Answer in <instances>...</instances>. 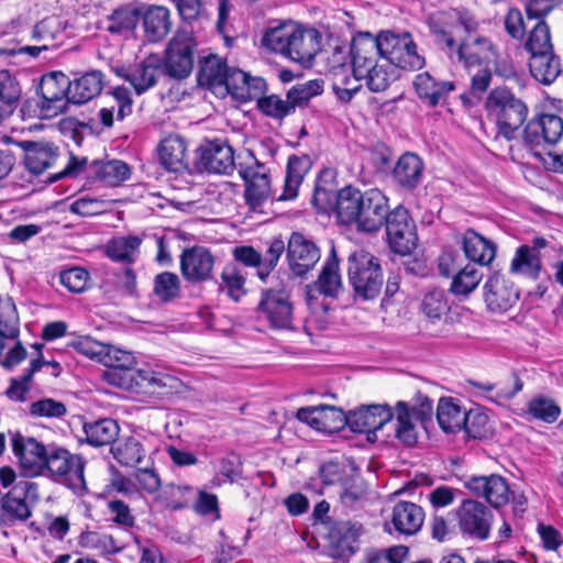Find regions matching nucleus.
Listing matches in <instances>:
<instances>
[{
    "label": "nucleus",
    "mask_w": 563,
    "mask_h": 563,
    "mask_svg": "<svg viewBox=\"0 0 563 563\" xmlns=\"http://www.w3.org/2000/svg\"><path fill=\"white\" fill-rule=\"evenodd\" d=\"M104 78L101 71L91 70L70 81L69 102L82 104L97 97L103 88Z\"/></svg>",
    "instance_id": "nucleus-32"
},
{
    "label": "nucleus",
    "mask_w": 563,
    "mask_h": 563,
    "mask_svg": "<svg viewBox=\"0 0 563 563\" xmlns=\"http://www.w3.org/2000/svg\"><path fill=\"white\" fill-rule=\"evenodd\" d=\"M529 68L532 77L541 84H552L561 73V63L554 52L530 56Z\"/></svg>",
    "instance_id": "nucleus-38"
},
{
    "label": "nucleus",
    "mask_w": 563,
    "mask_h": 563,
    "mask_svg": "<svg viewBox=\"0 0 563 563\" xmlns=\"http://www.w3.org/2000/svg\"><path fill=\"white\" fill-rule=\"evenodd\" d=\"M483 278V274L473 265H466L457 272L451 283V291L454 295L467 296L475 290Z\"/></svg>",
    "instance_id": "nucleus-52"
},
{
    "label": "nucleus",
    "mask_w": 563,
    "mask_h": 563,
    "mask_svg": "<svg viewBox=\"0 0 563 563\" xmlns=\"http://www.w3.org/2000/svg\"><path fill=\"white\" fill-rule=\"evenodd\" d=\"M396 418L395 435L407 446H413L418 441V428L415 418L411 416L409 405L406 401H398L393 409Z\"/></svg>",
    "instance_id": "nucleus-36"
},
{
    "label": "nucleus",
    "mask_w": 563,
    "mask_h": 563,
    "mask_svg": "<svg viewBox=\"0 0 563 563\" xmlns=\"http://www.w3.org/2000/svg\"><path fill=\"white\" fill-rule=\"evenodd\" d=\"M457 526L463 534L477 540L489 537L494 515L484 504L465 499L456 509Z\"/></svg>",
    "instance_id": "nucleus-11"
},
{
    "label": "nucleus",
    "mask_w": 563,
    "mask_h": 563,
    "mask_svg": "<svg viewBox=\"0 0 563 563\" xmlns=\"http://www.w3.org/2000/svg\"><path fill=\"white\" fill-rule=\"evenodd\" d=\"M11 445L19 467L25 477L44 476V465L49 453V446L33 437L15 432L11 438Z\"/></svg>",
    "instance_id": "nucleus-9"
},
{
    "label": "nucleus",
    "mask_w": 563,
    "mask_h": 563,
    "mask_svg": "<svg viewBox=\"0 0 563 563\" xmlns=\"http://www.w3.org/2000/svg\"><path fill=\"white\" fill-rule=\"evenodd\" d=\"M114 71L130 82L136 95H142L153 88L163 75V60L158 55L151 54L129 67H117Z\"/></svg>",
    "instance_id": "nucleus-14"
},
{
    "label": "nucleus",
    "mask_w": 563,
    "mask_h": 563,
    "mask_svg": "<svg viewBox=\"0 0 563 563\" xmlns=\"http://www.w3.org/2000/svg\"><path fill=\"white\" fill-rule=\"evenodd\" d=\"M413 86L419 98L432 107L440 103L449 92L454 90L452 81L437 80L428 71L417 75Z\"/></svg>",
    "instance_id": "nucleus-31"
},
{
    "label": "nucleus",
    "mask_w": 563,
    "mask_h": 563,
    "mask_svg": "<svg viewBox=\"0 0 563 563\" xmlns=\"http://www.w3.org/2000/svg\"><path fill=\"white\" fill-rule=\"evenodd\" d=\"M464 486L477 497H484L494 507L503 506L509 500V486L499 475L472 476Z\"/></svg>",
    "instance_id": "nucleus-22"
},
{
    "label": "nucleus",
    "mask_w": 563,
    "mask_h": 563,
    "mask_svg": "<svg viewBox=\"0 0 563 563\" xmlns=\"http://www.w3.org/2000/svg\"><path fill=\"white\" fill-rule=\"evenodd\" d=\"M383 51L377 36L371 33H358L351 43L352 70L355 76L369 74L371 68L380 64Z\"/></svg>",
    "instance_id": "nucleus-17"
},
{
    "label": "nucleus",
    "mask_w": 563,
    "mask_h": 563,
    "mask_svg": "<svg viewBox=\"0 0 563 563\" xmlns=\"http://www.w3.org/2000/svg\"><path fill=\"white\" fill-rule=\"evenodd\" d=\"M222 287L233 300H239L244 295L245 279L240 269L234 265H227L222 273Z\"/></svg>",
    "instance_id": "nucleus-60"
},
{
    "label": "nucleus",
    "mask_w": 563,
    "mask_h": 563,
    "mask_svg": "<svg viewBox=\"0 0 563 563\" xmlns=\"http://www.w3.org/2000/svg\"><path fill=\"white\" fill-rule=\"evenodd\" d=\"M541 271L540 254L530 245H521L517 249L511 260L509 272L514 275H521L537 279Z\"/></svg>",
    "instance_id": "nucleus-40"
},
{
    "label": "nucleus",
    "mask_w": 563,
    "mask_h": 563,
    "mask_svg": "<svg viewBox=\"0 0 563 563\" xmlns=\"http://www.w3.org/2000/svg\"><path fill=\"white\" fill-rule=\"evenodd\" d=\"M42 102L41 113L46 118H53L65 111L70 95V80L60 73L53 71L42 77L38 87Z\"/></svg>",
    "instance_id": "nucleus-12"
},
{
    "label": "nucleus",
    "mask_w": 563,
    "mask_h": 563,
    "mask_svg": "<svg viewBox=\"0 0 563 563\" xmlns=\"http://www.w3.org/2000/svg\"><path fill=\"white\" fill-rule=\"evenodd\" d=\"M322 36L318 30L297 22L290 48L289 59L309 65L321 51Z\"/></svg>",
    "instance_id": "nucleus-23"
},
{
    "label": "nucleus",
    "mask_w": 563,
    "mask_h": 563,
    "mask_svg": "<svg viewBox=\"0 0 563 563\" xmlns=\"http://www.w3.org/2000/svg\"><path fill=\"white\" fill-rule=\"evenodd\" d=\"M141 243L139 236H117L109 242L107 253L113 261L132 263L137 257Z\"/></svg>",
    "instance_id": "nucleus-45"
},
{
    "label": "nucleus",
    "mask_w": 563,
    "mask_h": 563,
    "mask_svg": "<svg viewBox=\"0 0 563 563\" xmlns=\"http://www.w3.org/2000/svg\"><path fill=\"white\" fill-rule=\"evenodd\" d=\"M246 183L245 199L253 211L261 212L271 195V181L263 166L247 167L240 172Z\"/></svg>",
    "instance_id": "nucleus-24"
},
{
    "label": "nucleus",
    "mask_w": 563,
    "mask_h": 563,
    "mask_svg": "<svg viewBox=\"0 0 563 563\" xmlns=\"http://www.w3.org/2000/svg\"><path fill=\"white\" fill-rule=\"evenodd\" d=\"M19 334V316L13 302L0 308V353L7 346L5 341L15 340Z\"/></svg>",
    "instance_id": "nucleus-51"
},
{
    "label": "nucleus",
    "mask_w": 563,
    "mask_h": 563,
    "mask_svg": "<svg viewBox=\"0 0 563 563\" xmlns=\"http://www.w3.org/2000/svg\"><path fill=\"white\" fill-rule=\"evenodd\" d=\"M79 544L99 554H111L121 550V547L110 534L101 531L82 532L79 537Z\"/></svg>",
    "instance_id": "nucleus-50"
},
{
    "label": "nucleus",
    "mask_w": 563,
    "mask_h": 563,
    "mask_svg": "<svg viewBox=\"0 0 563 563\" xmlns=\"http://www.w3.org/2000/svg\"><path fill=\"white\" fill-rule=\"evenodd\" d=\"M180 279L175 273L164 272L154 279V294L162 301H170L179 296Z\"/></svg>",
    "instance_id": "nucleus-57"
},
{
    "label": "nucleus",
    "mask_w": 563,
    "mask_h": 563,
    "mask_svg": "<svg viewBox=\"0 0 563 563\" xmlns=\"http://www.w3.org/2000/svg\"><path fill=\"white\" fill-rule=\"evenodd\" d=\"M407 554V547L394 545L386 550L368 552L365 558V563H402Z\"/></svg>",
    "instance_id": "nucleus-64"
},
{
    "label": "nucleus",
    "mask_w": 563,
    "mask_h": 563,
    "mask_svg": "<svg viewBox=\"0 0 563 563\" xmlns=\"http://www.w3.org/2000/svg\"><path fill=\"white\" fill-rule=\"evenodd\" d=\"M296 417L318 431L330 433L347 424V415L329 405L300 408Z\"/></svg>",
    "instance_id": "nucleus-21"
},
{
    "label": "nucleus",
    "mask_w": 563,
    "mask_h": 563,
    "mask_svg": "<svg viewBox=\"0 0 563 563\" xmlns=\"http://www.w3.org/2000/svg\"><path fill=\"white\" fill-rule=\"evenodd\" d=\"M485 108L507 140L514 137L515 131L523 124L528 114L523 101L505 87H497L489 92Z\"/></svg>",
    "instance_id": "nucleus-4"
},
{
    "label": "nucleus",
    "mask_w": 563,
    "mask_h": 563,
    "mask_svg": "<svg viewBox=\"0 0 563 563\" xmlns=\"http://www.w3.org/2000/svg\"><path fill=\"white\" fill-rule=\"evenodd\" d=\"M113 457L124 466L135 467L146 456L142 442L134 437L119 440L111 446Z\"/></svg>",
    "instance_id": "nucleus-41"
},
{
    "label": "nucleus",
    "mask_w": 563,
    "mask_h": 563,
    "mask_svg": "<svg viewBox=\"0 0 563 563\" xmlns=\"http://www.w3.org/2000/svg\"><path fill=\"white\" fill-rule=\"evenodd\" d=\"M102 364L122 372L120 380L117 382L112 378V382L125 389L133 388L134 386L143 387L144 385L166 387L168 385L167 380L172 379L169 376L151 369H135L136 358L133 353L110 344H107ZM117 375V373H113L112 377Z\"/></svg>",
    "instance_id": "nucleus-3"
},
{
    "label": "nucleus",
    "mask_w": 563,
    "mask_h": 563,
    "mask_svg": "<svg viewBox=\"0 0 563 563\" xmlns=\"http://www.w3.org/2000/svg\"><path fill=\"white\" fill-rule=\"evenodd\" d=\"M347 274L355 292L363 299H373L380 292L383 273L378 260L358 250L349 256Z\"/></svg>",
    "instance_id": "nucleus-6"
},
{
    "label": "nucleus",
    "mask_w": 563,
    "mask_h": 563,
    "mask_svg": "<svg viewBox=\"0 0 563 563\" xmlns=\"http://www.w3.org/2000/svg\"><path fill=\"white\" fill-rule=\"evenodd\" d=\"M468 384L472 386V391L474 395L486 398L496 404H504L505 401L512 398L521 389V384H517L512 390L505 391L498 389L495 394H493L496 390V384L479 383L474 380H470Z\"/></svg>",
    "instance_id": "nucleus-59"
},
{
    "label": "nucleus",
    "mask_w": 563,
    "mask_h": 563,
    "mask_svg": "<svg viewBox=\"0 0 563 563\" xmlns=\"http://www.w3.org/2000/svg\"><path fill=\"white\" fill-rule=\"evenodd\" d=\"M484 298L490 311L505 312L517 302L519 292L505 275L494 273L484 285Z\"/></svg>",
    "instance_id": "nucleus-20"
},
{
    "label": "nucleus",
    "mask_w": 563,
    "mask_h": 563,
    "mask_svg": "<svg viewBox=\"0 0 563 563\" xmlns=\"http://www.w3.org/2000/svg\"><path fill=\"white\" fill-rule=\"evenodd\" d=\"M229 68L217 55H209L200 60L198 81L206 86H221L225 81Z\"/></svg>",
    "instance_id": "nucleus-44"
},
{
    "label": "nucleus",
    "mask_w": 563,
    "mask_h": 563,
    "mask_svg": "<svg viewBox=\"0 0 563 563\" xmlns=\"http://www.w3.org/2000/svg\"><path fill=\"white\" fill-rule=\"evenodd\" d=\"M196 46L190 31L180 29L175 33L168 42L164 58L165 70L170 77L183 79L190 75Z\"/></svg>",
    "instance_id": "nucleus-8"
},
{
    "label": "nucleus",
    "mask_w": 563,
    "mask_h": 563,
    "mask_svg": "<svg viewBox=\"0 0 563 563\" xmlns=\"http://www.w3.org/2000/svg\"><path fill=\"white\" fill-rule=\"evenodd\" d=\"M84 432L89 444L102 446L112 443L119 433V426L112 419H101L85 423Z\"/></svg>",
    "instance_id": "nucleus-43"
},
{
    "label": "nucleus",
    "mask_w": 563,
    "mask_h": 563,
    "mask_svg": "<svg viewBox=\"0 0 563 563\" xmlns=\"http://www.w3.org/2000/svg\"><path fill=\"white\" fill-rule=\"evenodd\" d=\"M223 85L235 98L251 99L265 88V81L258 77H251L241 69H229Z\"/></svg>",
    "instance_id": "nucleus-30"
},
{
    "label": "nucleus",
    "mask_w": 563,
    "mask_h": 563,
    "mask_svg": "<svg viewBox=\"0 0 563 563\" xmlns=\"http://www.w3.org/2000/svg\"><path fill=\"white\" fill-rule=\"evenodd\" d=\"M141 20V10L121 8L115 10L109 18L107 30L111 33H126L133 31Z\"/></svg>",
    "instance_id": "nucleus-53"
},
{
    "label": "nucleus",
    "mask_w": 563,
    "mask_h": 563,
    "mask_svg": "<svg viewBox=\"0 0 563 563\" xmlns=\"http://www.w3.org/2000/svg\"><path fill=\"white\" fill-rule=\"evenodd\" d=\"M362 77L350 74L345 66L334 67L331 70V87L336 98L344 103L350 102L361 90Z\"/></svg>",
    "instance_id": "nucleus-37"
},
{
    "label": "nucleus",
    "mask_w": 563,
    "mask_h": 563,
    "mask_svg": "<svg viewBox=\"0 0 563 563\" xmlns=\"http://www.w3.org/2000/svg\"><path fill=\"white\" fill-rule=\"evenodd\" d=\"M385 224L391 251L401 256L409 255L417 246L418 236L408 210L401 206L396 207L389 212Z\"/></svg>",
    "instance_id": "nucleus-10"
},
{
    "label": "nucleus",
    "mask_w": 563,
    "mask_h": 563,
    "mask_svg": "<svg viewBox=\"0 0 563 563\" xmlns=\"http://www.w3.org/2000/svg\"><path fill=\"white\" fill-rule=\"evenodd\" d=\"M462 243L466 257L474 263L488 265L496 256V244L473 229L465 231Z\"/></svg>",
    "instance_id": "nucleus-29"
},
{
    "label": "nucleus",
    "mask_w": 563,
    "mask_h": 563,
    "mask_svg": "<svg viewBox=\"0 0 563 563\" xmlns=\"http://www.w3.org/2000/svg\"><path fill=\"white\" fill-rule=\"evenodd\" d=\"M180 273L192 284L203 283L212 278L214 256L205 246H192L183 251L180 255Z\"/></svg>",
    "instance_id": "nucleus-16"
},
{
    "label": "nucleus",
    "mask_w": 563,
    "mask_h": 563,
    "mask_svg": "<svg viewBox=\"0 0 563 563\" xmlns=\"http://www.w3.org/2000/svg\"><path fill=\"white\" fill-rule=\"evenodd\" d=\"M393 64L385 57L380 58V64L371 68L369 74H363L362 80L366 81V86L373 92L385 91L395 78Z\"/></svg>",
    "instance_id": "nucleus-49"
},
{
    "label": "nucleus",
    "mask_w": 563,
    "mask_h": 563,
    "mask_svg": "<svg viewBox=\"0 0 563 563\" xmlns=\"http://www.w3.org/2000/svg\"><path fill=\"white\" fill-rule=\"evenodd\" d=\"M523 46L530 56L550 53L553 51L550 27L545 21L540 20L534 25V27L529 32Z\"/></svg>",
    "instance_id": "nucleus-48"
},
{
    "label": "nucleus",
    "mask_w": 563,
    "mask_h": 563,
    "mask_svg": "<svg viewBox=\"0 0 563 563\" xmlns=\"http://www.w3.org/2000/svg\"><path fill=\"white\" fill-rule=\"evenodd\" d=\"M296 24L295 21L286 20L269 25L262 35L261 46L289 59Z\"/></svg>",
    "instance_id": "nucleus-25"
},
{
    "label": "nucleus",
    "mask_w": 563,
    "mask_h": 563,
    "mask_svg": "<svg viewBox=\"0 0 563 563\" xmlns=\"http://www.w3.org/2000/svg\"><path fill=\"white\" fill-rule=\"evenodd\" d=\"M95 175L97 179L107 186H118L130 177L131 170L126 163L113 159L97 163L95 165Z\"/></svg>",
    "instance_id": "nucleus-47"
},
{
    "label": "nucleus",
    "mask_w": 563,
    "mask_h": 563,
    "mask_svg": "<svg viewBox=\"0 0 563 563\" xmlns=\"http://www.w3.org/2000/svg\"><path fill=\"white\" fill-rule=\"evenodd\" d=\"M528 411L533 418L547 423L556 421L561 413V409L555 401L543 396H538L531 399L528 404Z\"/></svg>",
    "instance_id": "nucleus-56"
},
{
    "label": "nucleus",
    "mask_w": 563,
    "mask_h": 563,
    "mask_svg": "<svg viewBox=\"0 0 563 563\" xmlns=\"http://www.w3.org/2000/svg\"><path fill=\"white\" fill-rule=\"evenodd\" d=\"M430 27L439 42H444L449 48L454 46L460 29H464L468 36L462 41L456 54L467 68L490 65L497 59L496 48L489 38L472 35L478 27V21L466 10L439 12L430 18Z\"/></svg>",
    "instance_id": "nucleus-1"
},
{
    "label": "nucleus",
    "mask_w": 563,
    "mask_h": 563,
    "mask_svg": "<svg viewBox=\"0 0 563 563\" xmlns=\"http://www.w3.org/2000/svg\"><path fill=\"white\" fill-rule=\"evenodd\" d=\"M421 311L431 321L440 320L449 311L444 290L428 291L422 298Z\"/></svg>",
    "instance_id": "nucleus-54"
},
{
    "label": "nucleus",
    "mask_w": 563,
    "mask_h": 563,
    "mask_svg": "<svg viewBox=\"0 0 563 563\" xmlns=\"http://www.w3.org/2000/svg\"><path fill=\"white\" fill-rule=\"evenodd\" d=\"M466 412L452 398H441L437 408V419L440 428L446 433L462 430L465 422H467Z\"/></svg>",
    "instance_id": "nucleus-35"
},
{
    "label": "nucleus",
    "mask_w": 563,
    "mask_h": 563,
    "mask_svg": "<svg viewBox=\"0 0 563 563\" xmlns=\"http://www.w3.org/2000/svg\"><path fill=\"white\" fill-rule=\"evenodd\" d=\"M198 167L213 174H230L234 169L232 147L222 140L208 141L198 150Z\"/></svg>",
    "instance_id": "nucleus-18"
},
{
    "label": "nucleus",
    "mask_w": 563,
    "mask_h": 563,
    "mask_svg": "<svg viewBox=\"0 0 563 563\" xmlns=\"http://www.w3.org/2000/svg\"><path fill=\"white\" fill-rule=\"evenodd\" d=\"M466 415L467 422H465L463 429L470 437L474 439H482L489 434V417L486 412L481 409H472L467 411Z\"/></svg>",
    "instance_id": "nucleus-61"
},
{
    "label": "nucleus",
    "mask_w": 563,
    "mask_h": 563,
    "mask_svg": "<svg viewBox=\"0 0 563 563\" xmlns=\"http://www.w3.org/2000/svg\"><path fill=\"white\" fill-rule=\"evenodd\" d=\"M423 521L424 511L415 503L398 501L393 508L390 522L400 534H416L421 529Z\"/></svg>",
    "instance_id": "nucleus-26"
},
{
    "label": "nucleus",
    "mask_w": 563,
    "mask_h": 563,
    "mask_svg": "<svg viewBox=\"0 0 563 563\" xmlns=\"http://www.w3.org/2000/svg\"><path fill=\"white\" fill-rule=\"evenodd\" d=\"M258 313L272 328L292 329V303L284 289H267L262 294Z\"/></svg>",
    "instance_id": "nucleus-13"
},
{
    "label": "nucleus",
    "mask_w": 563,
    "mask_h": 563,
    "mask_svg": "<svg viewBox=\"0 0 563 563\" xmlns=\"http://www.w3.org/2000/svg\"><path fill=\"white\" fill-rule=\"evenodd\" d=\"M21 89L8 70L0 71V124L8 118L20 98Z\"/></svg>",
    "instance_id": "nucleus-46"
},
{
    "label": "nucleus",
    "mask_w": 563,
    "mask_h": 563,
    "mask_svg": "<svg viewBox=\"0 0 563 563\" xmlns=\"http://www.w3.org/2000/svg\"><path fill=\"white\" fill-rule=\"evenodd\" d=\"M377 38L383 51V57L394 66L409 70L423 67L424 58L418 53L410 33L382 32Z\"/></svg>",
    "instance_id": "nucleus-7"
},
{
    "label": "nucleus",
    "mask_w": 563,
    "mask_h": 563,
    "mask_svg": "<svg viewBox=\"0 0 563 563\" xmlns=\"http://www.w3.org/2000/svg\"><path fill=\"white\" fill-rule=\"evenodd\" d=\"M141 19L144 36L148 42L162 41L172 29L170 12L163 5H151L143 12Z\"/></svg>",
    "instance_id": "nucleus-27"
},
{
    "label": "nucleus",
    "mask_w": 563,
    "mask_h": 563,
    "mask_svg": "<svg viewBox=\"0 0 563 563\" xmlns=\"http://www.w3.org/2000/svg\"><path fill=\"white\" fill-rule=\"evenodd\" d=\"M24 150L25 166L35 175L52 167L58 157L57 147L47 142L29 143Z\"/></svg>",
    "instance_id": "nucleus-33"
},
{
    "label": "nucleus",
    "mask_w": 563,
    "mask_h": 563,
    "mask_svg": "<svg viewBox=\"0 0 563 563\" xmlns=\"http://www.w3.org/2000/svg\"><path fill=\"white\" fill-rule=\"evenodd\" d=\"M287 260L291 272L297 276H302L318 263L320 251L311 240L295 232L288 241Z\"/></svg>",
    "instance_id": "nucleus-19"
},
{
    "label": "nucleus",
    "mask_w": 563,
    "mask_h": 563,
    "mask_svg": "<svg viewBox=\"0 0 563 563\" xmlns=\"http://www.w3.org/2000/svg\"><path fill=\"white\" fill-rule=\"evenodd\" d=\"M423 175V163L413 153H406L398 159L394 168V178L406 189L416 188Z\"/></svg>",
    "instance_id": "nucleus-34"
},
{
    "label": "nucleus",
    "mask_w": 563,
    "mask_h": 563,
    "mask_svg": "<svg viewBox=\"0 0 563 563\" xmlns=\"http://www.w3.org/2000/svg\"><path fill=\"white\" fill-rule=\"evenodd\" d=\"M388 199L378 189L361 191L347 186L338 192L336 217L343 224H355L358 231L376 232L388 218Z\"/></svg>",
    "instance_id": "nucleus-2"
},
{
    "label": "nucleus",
    "mask_w": 563,
    "mask_h": 563,
    "mask_svg": "<svg viewBox=\"0 0 563 563\" xmlns=\"http://www.w3.org/2000/svg\"><path fill=\"white\" fill-rule=\"evenodd\" d=\"M0 504L4 523L25 521L31 516L27 503L14 486L1 496Z\"/></svg>",
    "instance_id": "nucleus-42"
},
{
    "label": "nucleus",
    "mask_w": 563,
    "mask_h": 563,
    "mask_svg": "<svg viewBox=\"0 0 563 563\" xmlns=\"http://www.w3.org/2000/svg\"><path fill=\"white\" fill-rule=\"evenodd\" d=\"M85 461L67 449L49 445V453L44 465V475L53 482L64 485L75 494L81 495L86 490Z\"/></svg>",
    "instance_id": "nucleus-5"
},
{
    "label": "nucleus",
    "mask_w": 563,
    "mask_h": 563,
    "mask_svg": "<svg viewBox=\"0 0 563 563\" xmlns=\"http://www.w3.org/2000/svg\"><path fill=\"white\" fill-rule=\"evenodd\" d=\"M29 412L36 418H62L66 415V406L52 398H43L30 405Z\"/></svg>",
    "instance_id": "nucleus-63"
},
{
    "label": "nucleus",
    "mask_w": 563,
    "mask_h": 563,
    "mask_svg": "<svg viewBox=\"0 0 563 563\" xmlns=\"http://www.w3.org/2000/svg\"><path fill=\"white\" fill-rule=\"evenodd\" d=\"M162 165L170 172H181L187 168V145L179 135H168L162 140L158 147Z\"/></svg>",
    "instance_id": "nucleus-28"
},
{
    "label": "nucleus",
    "mask_w": 563,
    "mask_h": 563,
    "mask_svg": "<svg viewBox=\"0 0 563 563\" xmlns=\"http://www.w3.org/2000/svg\"><path fill=\"white\" fill-rule=\"evenodd\" d=\"M394 418L387 404L363 405L347 413V426L353 432L375 434Z\"/></svg>",
    "instance_id": "nucleus-15"
},
{
    "label": "nucleus",
    "mask_w": 563,
    "mask_h": 563,
    "mask_svg": "<svg viewBox=\"0 0 563 563\" xmlns=\"http://www.w3.org/2000/svg\"><path fill=\"white\" fill-rule=\"evenodd\" d=\"M42 361L35 358L31 361L30 367L20 378H12L10 387L7 389V396L11 400L23 401L26 393L30 390V382L33 375L42 368Z\"/></svg>",
    "instance_id": "nucleus-55"
},
{
    "label": "nucleus",
    "mask_w": 563,
    "mask_h": 563,
    "mask_svg": "<svg viewBox=\"0 0 563 563\" xmlns=\"http://www.w3.org/2000/svg\"><path fill=\"white\" fill-rule=\"evenodd\" d=\"M110 206L109 200L86 195L74 200L69 210L82 217H92L106 212Z\"/></svg>",
    "instance_id": "nucleus-58"
},
{
    "label": "nucleus",
    "mask_w": 563,
    "mask_h": 563,
    "mask_svg": "<svg viewBox=\"0 0 563 563\" xmlns=\"http://www.w3.org/2000/svg\"><path fill=\"white\" fill-rule=\"evenodd\" d=\"M316 286L318 291L327 297H336L342 290L339 260L334 247L331 249L330 256L319 275Z\"/></svg>",
    "instance_id": "nucleus-39"
},
{
    "label": "nucleus",
    "mask_w": 563,
    "mask_h": 563,
    "mask_svg": "<svg viewBox=\"0 0 563 563\" xmlns=\"http://www.w3.org/2000/svg\"><path fill=\"white\" fill-rule=\"evenodd\" d=\"M63 22L56 16H47L40 21L33 29L32 38L43 41L44 44L53 42L63 32Z\"/></svg>",
    "instance_id": "nucleus-62"
}]
</instances>
